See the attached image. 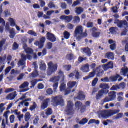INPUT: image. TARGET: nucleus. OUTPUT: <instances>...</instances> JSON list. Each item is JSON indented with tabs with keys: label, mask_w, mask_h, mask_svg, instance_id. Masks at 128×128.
Masks as SVG:
<instances>
[{
	"label": "nucleus",
	"mask_w": 128,
	"mask_h": 128,
	"mask_svg": "<svg viewBox=\"0 0 128 128\" xmlns=\"http://www.w3.org/2000/svg\"><path fill=\"white\" fill-rule=\"evenodd\" d=\"M24 48L26 54H27V56L24 55V54H22V60H20L18 63L19 66L26 64L25 61L26 60V58L30 60L32 56H34V58H38V55L36 54H34V50H32V49L28 48V46L26 44L24 45Z\"/></svg>",
	"instance_id": "obj_1"
},
{
	"label": "nucleus",
	"mask_w": 128,
	"mask_h": 128,
	"mask_svg": "<svg viewBox=\"0 0 128 128\" xmlns=\"http://www.w3.org/2000/svg\"><path fill=\"white\" fill-rule=\"evenodd\" d=\"M74 36L77 40L80 41L82 38L88 36L87 31L86 30L85 32H84V28L82 26H77L74 32Z\"/></svg>",
	"instance_id": "obj_2"
},
{
	"label": "nucleus",
	"mask_w": 128,
	"mask_h": 128,
	"mask_svg": "<svg viewBox=\"0 0 128 128\" xmlns=\"http://www.w3.org/2000/svg\"><path fill=\"white\" fill-rule=\"evenodd\" d=\"M120 112V110L100 111L98 112V116L100 118L108 120V118H110V116H112L118 114Z\"/></svg>",
	"instance_id": "obj_3"
},
{
	"label": "nucleus",
	"mask_w": 128,
	"mask_h": 128,
	"mask_svg": "<svg viewBox=\"0 0 128 128\" xmlns=\"http://www.w3.org/2000/svg\"><path fill=\"white\" fill-rule=\"evenodd\" d=\"M96 74H97V76H98V78L102 76V74H104V70H102V67H98L96 68V71L90 72L88 76H86L85 78H84V80H90V78H92Z\"/></svg>",
	"instance_id": "obj_4"
},
{
	"label": "nucleus",
	"mask_w": 128,
	"mask_h": 128,
	"mask_svg": "<svg viewBox=\"0 0 128 128\" xmlns=\"http://www.w3.org/2000/svg\"><path fill=\"white\" fill-rule=\"evenodd\" d=\"M64 72L60 70L58 72V76L52 77L50 79V82L56 84V82H58L60 80L62 82H64Z\"/></svg>",
	"instance_id": "obj_5"
},
{
	"label": "nucleus",
	"mask_w": 128,
	"mask_h": 128,
	"mask_svg": "<svg viewBox=\"0 0 128 128\" xmlns=\"http://www.w3.org/2000/svg\"><path fill=\"white\" fill-rule=\"evenodd\" d=\"M48 76H52V74L56 71L58 70V66L56 64H54L52 62H50L48 63Z\"/></svg>",
	"instance_id": "obj_6"
},
{
	"label": "nucleus",
	"mask_w": 128,
	"mask_h": 128,
	"mask_svg": "<svg viewBox=\"0 0 128 128\" xmlns=\"http://www.w3.org/2000/svg\"><path fill=\"white\" fill-rule=\"evenodd\" d=\"M77 86L76 82H70L68 83V88L65 90L66 96L72 94V92H76V89L74 88V86Z\"/></svg>",
	"instance_id": "obj_7"
},
{
	"label": "nucleus",
	"mask_w": 128,
	"mask_h": 128,
	"mask_svg": "<svg viewBox=\"0 0 128 128\" xmlns=\"http://www.w3.org/2000/svg\"><path fill=\"white\" fill-rule=\"evenodd\" d=\"M66 112L68 116H72L74 112L72 108V102L70 101L68 102V104L66 109Z\"/></svg>",
	"instance_id": "obj_8"
},
{
	"label": "nucleus",
	"mask_w": 128,
	"mask_h": 128,
	"mask_svg": "<svg viewBox=\"0 0 128 128\" xmlns=\"http://www.w3.org/2000/svg\"><path fill=\"white\" fill-rule=\"evenodd\" d=\"M46 42V38H42L40 39V42L36 41L34 43V46H38L39 48H42L44 46V43Z\"/></svg>",
	"instance_id": "obj_9"
},
{
	"label": "nucleus",
	"mask_w": 128,
	"mask_h": 128,
	"mask_svg": "<svg viewBox=\"0 0 128 128\" xmlns=\"http://www.w3.org/2000/svg\"><path fill=\"white\" fill-rule=\"evenodd\" d=\"M108 94V90H100L96 96V100H102V98H104V94Z\"/></svg>",
	"instance_id": "obj_10"
},
{
	"label": "nucleus",
	"mask_w": 128,
	"mask_h": 128,
	"mask_svg": "<svg viewBox=\"0 0 128 128\" xmlns=\"http://www.w3.org/2000/svg\"><path fill=\"white\" fill-rule=\"evenodd\" d=\"M54 102H56V104H58V106H62L64 105V100L62 96L56 97L54 98Z\"/></svg>",
	"instance_id": "obj_11"
},
{
	"label": "nucleus",
	"mask_w": 128,
	"mask_h": 128,
	"mask_svg": "<svg viewBox=\"0 0 128 128\" xmlns=\"http://www.w3.org/2000/svg\"><path fill=\"white\" fill-rule=\"evenodd\" d=\"M101 32H102L100 30H98L96 27H94L92 28V36H93V38H100Z\"/></svg>",
	"instance_id": "obj_12"
},
{
	"label": "nucleus",
	"mask_w": 128,
	"mask_h": 128,
	"mask_svg": "<svg viewBox=\"0 0 128 128\" xmlns=\"http://www.w3.org/2000/svg\"><path fill=\"white\" fill-rule=\"evenodd\" d=\"M100 68H101V70H102L103 68V70L106 71L109 70V68H114V62H110L108 64H104L102 66H100Z\"/></svg>",
	"instance_id": "obj_13"
},
{
	"label": "nucleus",
	"mask_w": 128,
	"mask_h": 128,
	"mask_svg": "<svg viewBox=\"0 0 128 128\" xmlns=\"http://www.w3.org/2000/svg\"><path fill=\"white\" fill-rule=\"evenodd\" d=\"M47 40L51 42H56V38L54 34L48 32L46 34Z\"/></svg>",
	"instance_id": "obj_14"
},
{
	"label": "nucleus",
	"mask_w": 128,
	"mask_h": 128,
	"mask_svg": "<svg viewBox=\"0 0 128 128\" xmlns=\"http://www.w3.org/2000/svg\"><path fill=\"white\" fill-rule=\"evenodd\" d=\"M74 17L72 16H60V19L62 20H65L66 22H70L72 20Z\"/></svg>",
	"instance_id": "obj_15"
},
{
	"label": "nucleus",
	"mask_w": 128,
	"mask_h": 128,
	"mask_svg": "<svg viewBox=\"0 0 128 128\" xmlns=\"http://www.w3.org/2000/svg\"><path fill=\"white\" fill-rule=\"evenodd\" d=\"M117 26H118V28H127L128 26V22H126V20H124V21H120L118 22Z\"/></svg>",
	"instance_id": "obj_16"
},
{
	"label": "nucleus",
	"mask_w": 128,
	"mask_h": 128,
	"mask_svg": "<svg viewBox=\"0 0 128 128\" xmlns=\"http://www.w3.org/2000/svg\"><path fill=\"white\" fill-rule=\"evenodd\" d=\"M16 96H18V92H15L8 95V96L6 97V100H14Z\"/></svg>",
	"instance_id": "obj_17"
},
{
	"label": "nucleus",
	"mask_w": 128,
	"mask_h": 128,
	"mask_svg": "<svg viewBox=\"0 0 128 128\" xmlns=\"http://www.w3.org/2000/svg\"><path fill=\"white\" fill-rule=\"evenodd\" d=\"M50 99L48 98L46 100H44L41 106L42 110H46V108L48 106V104H50Z\"/></svg>",
	"instance_id": "obj_18"
},
{
	"label": "nucleus",
	"mask_w": 128,
	"mask_h": 128,
	"mask_svg": "<svg viewBox=\"0 0 128 128\" xmlns=\"http://www.w3.org/2000/svg\"><path fill=\"white\" fill-rule=\"evenodd\" d=\"M108 44H111L110 46V48L112 50H115L116 49V44L115 41L110 40L108 41Z\"/></svg>",
	"instance_id": "obj_19"
},
{
	"label": "nucleus",
	"mask_w": 128,
	"mask_h": 128,
	"mask_svg": "<svg viewBox=\"0 0 128 128\" xmlns=\"http://www.w3.org/2000/svg\"><path fill=\"white\" fill-rule=\"evenodd\" d=\"M74 76L76 80H80V72H78V71L76 70L74 72L71 73L69 75V78H72L73 76Z\"/></svg>",
	"instance_id": "obj_20"
},
{
	"label": "nucleus",
	"mask_w": 128,
	"mask_h": 128,
	"mask_svg": "<svg viewBox=\"0 0 128 128\" xmlns=\"http://www.w3.org/2000/svg\"><path fill=\"white\" fill-rule=\"evenodd\" d=\"M121 76H126L128 78V68L127 67H124L122 68L120 72Z\"/></svg>",
	"instance_id": "obj_21"
},
{
	"label": "nucleus",
	"mask_w": 128,
	"mask_h": 128,
	"mask_svg": "<svg viewBox=\"0 0 128 128\" xmlns=\"http://www.w3.org/2000/svg\"><path fill=\"white\" fill-rule=\"evenodd\" d=\"M60 88V92H64L66 96V83H64V81H62V83Z\"/></svg>",
	"instance_id": "obj_22"
},
{
	"label": "nucleus",
	"mask_w": 128,
	"mask_h": 128,
	"mask_svg": "<svg viewBox=\"0 0 128 128\" xmlns=\"http://www.w3.org/2000/svg\"><path fill=\"white\" fill-rule=\"evenodd\" d=\"M105 58H108V60H114V54L112 52H108L106 54Z\"/></svg>",
	"instance_id": "obj_23"
},
{
	"label": "nucleus",
	"mask_w": 128,
	"mask_h": 128,
	"mask_svg": "<svg viewBox=\"0 0 128 128\" xmlns=\"http://www.w3.org/2000/svg\"><path fill=\"white\" fill-rule=\"evenodd\" d=\"M109 96L112 102H114L116 98V92H112L109 93Z\"/></svg>",
	"instance_id": "obj_24"
},
{
	"label": "nucleus",
	"mask_w": 128,
	"mask_h": 128,
	"mask_svg": "<svg viewBox=\"0 0 128 128\" xmlns=\"http://www.w3.org/2000/svg\"><path fill=\"white\" fill-rule=\"evenodd\" d=\"M76 98L79 100H84L86 98V96L84 94V92H80L78 96H77Z\"/></svg>",
	"instance_id": "obj_25"
},
{
	"label": "nucleus",
	"mask_w": 128,
	"mask_h": 128,
	"mask_svg": "<svg viewBox=\"0 0 128 128\" xmlns=\"http://www.w3.org/2000/svg\"><path fill=\"white\" fill-rule=\"evenodd\" d=\"M81 70L83 72H90V66L88 64H86L84 66H83L81 68Z\"/></svg>",
	"instance_id": "obj_26"
},
{
	"label": "nucleus",
	"mask_w": 128,
	"mask_h": 128,
	"mask_svg": "<svg viewBox=\"0 0 128 128\" xmlns=\"http://www.w3.org/2000/svg\"><path fill=\"white\" fill-rule=\"evenodd\" d=\"M75 12L77 14L80 16V14H82L84 12V8H82L81 7L76 8L75 9Z\"/></svg>",
	"instance_id": "obj_27"
},
{
	"label": "nucleus",
	"mask_w": 128,
	"mask_h": 128,
	"mask_svg": "<svg viewBox=\"0 0 128 128\" xmlns=\"http://www.w3.org/2000/svg\"><path fill=\"white\" fill-rule=\"evenodd\" d=\"M40 70H46V65L42 61H40Z\"/></svg>",
	"instance_id": "obj_28"
},
{
	"label": "nucleus",
	"mask_w": 128,
	"mask_h": 128,
	"mask_svg": "<svg viewBox=\"0 0 128 128\" xmlns=\"http://www.w3.org/2000/svg\"><path fill=\"white\" fill-rule=\"evenodd\" d=\"M29 86H30V83H28V82H26L21 86H20V90H22L24 88H28Z\"/></svg>",
	"instance_id": "obj_29"
},
{
	"label": "nucleus",
	"mask_w": 128,
	"mask_h": 128,
	"mask_svg": "<svg viewBox=\"0 0 128 128\" xmlns=\"http://www.w3.org/2000/svg\"><path fill=\"white\" fill-rule=\"evenodd\" d=\"M100 88H102L104 90H109L110 86L108 84H100Z\"/></svg>",
	"instance_id": "obj_30"
},
{
	"label": "nucleus",
	"mask_w": 128,
	"mask_h": 128,
	"mask_svg": "<svg viewBox=\"0 0 128 128\" xmlns=\"http://www.w3.org/2000/svg\"><path fill=\"white\" fill-rule=\"evenodd\" d=\"M83 52L85 53L86 54L87 56H90L92 55V52H90V50L88 48H84L83 49Z\"/></svg>",
	"instance_id": "obj_31"
},
{
	"label": "nucleus",
	"mask_w": 128,
	"mask_h": 128,
	"mask_svg": "<svg viewBox=\"0 0 128 128\" xmlns=\"http://www.w3.org/2000/svg\"><path fill=\"white\" fill-rule=\"evenodd\" d=\"M75 106L78 110H79L80 108H82V102H77Z\"/></svg>",
	"instance_id": "obj_32"
},
{
	"label": "nucleus",
	"mask_w": 128,
	"mask_h": 128,
	"mask_svg": "<svg viewBox=\"0 0 128 128\" xmlns=\"http://www.w3.org/2000/svg\"><path fill=\"white\" fill-rule=\"evenodd\" d=\"M30 78H38V70H36L33 73L30 74Z\"/></svg>",
	"instance_id": "obj_33"
},
{
	"label": "nucleus",
	"mask_w": 128,
	"mask_h": 128,
	"mask_svg": "<svg viewBox=\"0 0 128 128\" xmlns=\"http://www.w3.org/2000/svg\"><path fill=\"white\" fill-rule=\"evenodd\" d=\"M73 22L75 24H80V18L78 16H74L73 18Z\"/></svg>",
	"instance_id": "obj_34"
},
{
	"label": "nucleus",
	"mask_w": 128,
	"mask_h": 128,
	"mask_svg": "<svg viewBox=\"0 0 128 128\" xmlns=\"http://www.w3.org/2000/svg\"><path fill=\"white\" fill-rule=\"evenodd\" d=\"M118 78H120V75H117L116 76H112L110 77V82H116Z\"/></svg>",
	"instance_id": "obj_35"
},
{
	"label": "nucleus",
	"mask_w": 128,
	"mask_h": 128,
	"mask_svg": "<svg viewBox=\"0 0 128 128\" xmlns=\"http://www.w3.org/2000/svg\"><path fill=\"white\" fill-rule=\"evenodd\" d=\"M88 120L86 118H83V120L80 121L79 124L82 126H84V124H88Z\"/></svg>",
	"instance_id": "obj_36"
},
{
	"label": "nucleus",
	"mask_w": 128,
	"mask_h": 128,
	"mask_svg": "<svg viewBox=\"0 0 128 128\" xmlns=\"http://www.w3.org/2000/svg\"><path fill=\"white\" fill-rule=\"evenodd\" d=\"M16 36V32L14 29H12L10 30V38H14Z\"/></svg>",
	"instance_id": "obj_37"
},
{
	"label": "nucleus",
	"mask_w": 128,
	"mask_h": 128,
	"mask_svg": "<svg viewBox=\"0 0 128 128\" xmlns=\"http://www.w3.org/2000/svg\"><path fill=\"white\" fill-rule=\"evenodd\" d=\"M110 31L112 34H114L118 32V28H110Z\"/></svg>",
	"instance_id": "obj_38"
},
{
	"label": "nucleus",
	"mask_w": 128,
	"mask_h": 128,
	"mask_svg": "<svg viewBox=\"0 0 128 128\" xmlns=\"http://www.w3.org/2000/svg\"><path fill=\"white\" fill-rule=\"evenodd\" d=\"M8 20L11 26H16V21H14V20L12 18H10Z\"/></svg>",
	"instance_id": "obj_39"
},
{
	"label": "nucleus",
	"mask_w": 128,
	"mask_h": 128,
	"mask_svg": "<svg viewBox=\"0 0 128 128\" xmlns=\"http://www.w3.org/2000/svg\"><path fill=\"white\" fill-rule=\"evenodd\" d=\"M66 58L67 60H72L74 58V56L72 54H68L66 56Z\"/></svg>",
	"instance_id": "obj_40"
},
{
	"label": "nucleus",
	"mask_w": 128,
	"mask_h": 128,
	"mask_svg": "<svg viewBox=\"0 0 128 128\" xmlns=\"http://www.w3.org/2000/svg\"><path fill=\"white\" fill-rule=\"evenodd\" d=\"M28 34L32 36H38V34L33 30H29L28 32Z\"/></svg>",
	"instance_id": "obj_41"
},
{
	"label": "nucleus",
	"mask_w": 128,
	"mask_h": 128,
	"mask_svg": "<svg viewBox=\"0 0 128 128\" xmlns=\"http://www.w3.org/2000/svg\"><path fill=\"white\" fill-rule=\"evenodd\" d=\"M64 38H66V40H68L70 36V32L66 31L64 32Z\"/></svg>",
	"instance_id": "obj_42"
},
{
	"label": "nucleus",
	"mask_w": 128,
	"mask_h": 128,
	"mask_svg": "<svg viewBox=\"0 0 128 128\" xmlns=\"http://www.w3.org/2000/svg\"><path fill=\"white\" fill-rule=\"evenodd\" d=\"M64 68L65 70H67V72H70V70H72V66L70 65H66L64 66Z\"/></svg>",
	"instance_id": "obj_43"
},
{
	"label": "nucleus",
	"mask_w": 128,
	"mask_h": 128,
	"mask_svg": "<svg viewBox=\"0 0 128 128\" xmlns=\"http://www.w3.org/2000/svg\"><path fill=\"white\" fill-rule=\"evenodd\" d=\"M48 6L50 8H56V5L53 2H50Z\"/></svg>",
	"instance_id": "obj_44"
},
{
	"label": "nucleus",
	"mask_w": 128,
	"mask_h": 128,
	"mask_svg": "<svg viewBox=\"0 0 128 128\" xmlns=\"http://www.w3.org/2000/svg\"><path fill=\"white\" fill-rule=\"evenodd\" d=\"M30 120V114L26 113L25 116V120L26 122H28Z\"/></svg>",
	"instance_id": "obj_45"
},
{
	"label": "nucleus",
	"mask_w": 128,
	"mask_h": 128,
	"mask_svg": "<svg viewBox=\"0 0 128 128\" xmlns=\"http://www.w3.org/2000/svg\"><path fill=\"white\" fill-rule=\"evenodd\" d=\"M6 43V40H4L0 42V52L2 50V46Z\"/></svg>",
	"instance_id": "obj_46"
},
{
	"label": "nucleus",
	"mask_w": 128,
	"mask_h": 128,
	"mask_svg": "<svg viewBox=\"0 0 128 128\" xmlns=\"http://www.w3.org/2000/svg\"><path fill=\"white\" fill-rule=\"evenodd\" d=\"M58 88V82L54 83V84L53 85V88L55 92H56Z\"/></svg>",
	"instance_id": "obj_47"
},
{
	"label": "nucleus",
	"mask_w": 128,
	"mask_h": 128,
	"mask_svg": "<svg viewBox=\"0 0 128 128\" xmlns=\"http://www.w3.org/2000/svg\"><path fill=\"white\" fill-rule=\"evenodd\" d=\"M38 80H34L32 81H31V84L32 86H31V88H34L36 84H38Z\"/></svg>",
	"instance_id": "obj_48"
},
{
	"label": "nucleus",
	"mask_w": 128,
	"mask_h": 128,
	"mask_svg": "<svg viewBox=\"0 0 128 128\" xmlns=\"http://www.w3.org/2000/svg\"><path fill=\"white\" fill-rule=\"evenodd\" d=\"M32 102V98H28V99L24 100V101L20 102V104H19V106H24V102Z\"/></svg>",
	"instance_id": "obj_49"
},
{
	"label": "nucleus",
	"mask_w": 128,
	"mask_h": 128,
	"mask_svg": "<svg viewBox=\"0 0 128 128\" xmlns=\"http://www.w3.org/2000/svg\"><path fill=\"white\" fill-rule=\"evenodd\" d=\"M36 106H37L36 104V102H34L33 105L31 106L30 108V110H31L32 112L36 108Z\"/></svg>",
	"instance_id": "obj_50"
},
{
	"label": "nucleus",
	"mask_w": 128,
	"mask_h": 128,
	"mask_svg": "<svg viewBox=\"0 0 128 128\" xmlns=\"http://www.w3.org/2000/svg\"><path fill=\"white\" fill-rule=\"evenodd\" d=\"M112 102L110 96L106 97L104 100V102Z\"/></svg>",
	"instance_id": "obj_51"
},
{
	"label": "nucleus",
	"mask_w": 128,
	"mask_h": 128,
	"mask_svg": "<svg viewBox=\"0 0 128 128\" xmlns=\"http://www.w3.org/2000/svg\"><path fill=\"white\" fill-rule=\"evenodd\" d=\"M46 114L48 116H52V110L50 108H48L46 112Z\"/></svg>",
	"instance_id": "obj_52"
},
{
	"label": "nucleus",
	"mask_w": 128,
	"mask_h": 128,
	"mask_svg": "<svg viewBox=\"0 0 128 128\" xmlns=\"http://www.w3.org/2000/svg\"><path fill=\"white\" fill-rule=\"evenodd\" d=\"M125 30L124 31H123L121 34V36H126V32H128V26L127 27H125Z\"/></svg>",
	"instance_id": "obj_53"
},
{
	"label": "nucleus",
	"mask_w": 128,
	"mask_h": 128,
	"mask_svg": "<svg viewBox=\"0 0 128 128\" xmlns=\"http://www.w3.org/2000/svg\"><path fill=\"white\" fill-rule=\"evenodd\" d=\"M20 74V72L18 71V70H12L11 72V74H13L14 76H17V74Z\"/></svg>",
	"instance_id": "obj_54"
},
{
	"label": "nucleus",
	"mask_w": 128,
	"mask_h": 128,
	"mask_svg": "<svg viewBox=\"0 0 128 128\" xmlns=\"http://www.w3.org/2000/svg\"><path fill=\"white\" fill-rule=\"evenodd\" d=\"M4 104L3 103L0 104V113L4 112Z\"/></svg>",
	"instance_id": "obj_55"
},
{
	"label": "nucleus",
	"mask_w": 128,
	"mask_h": 128,
	"mask_svg": "<svg viewBox=\"0 0 128 128\" xmlns=\"http://www.w3.org/2000/svg\"><path fill=\"white\" fill-rule=\"evenodd\" d=\"M46 48L48 50H52V43L48 42L47 44Z\"/></svg>",
	"instance_id": "obj_56"
},
{
	"label": "nucleus",
	"mask_w": 128,
	"mask_h": 128,
	"mask_svg": "<svg viewBox=\"0 0 128 128\" xmlns=\"http://www.w3.org/2000/svg\"><path fill=\"white\" fill-rule=\"evenodd\" d=\"M120 90V86H118V85H116V86H113L112 88H111V89H110V90H114H114Z\"/></svg>",
	"instance_id": "obj_57"
},
{
	"label": "nucleus",
	"mask_w": 128,
	"mask_h": 128,
	"mask_svg": "<svg viewBox=\"0 0 128 128\" xmlns=\"http://www.w3.org/2000/svg\"><path fill=\"white\" fill-rule=\"evenodd\" d=\"M16 119V117L14 115H12L10 116V122L11 124H14V120Z\"/></svg>",
	"instance_id": "obj_58"
},
{
	"label": "nucleus",
	"mask_w": 128,
	"mask_h": 128,
	"mask_svg": "<svg viewBox=\"0 0 128 128\" xmlns=\"http://www.w3.org/2000/svg\"><path fill=\"white\" fill-rule=\"evenodd\" d=\"M12 70V67H8L5 70V76H6L8 74L10 73V72Z\"/></svg>",
	"instance_id": "obj_59"
},
{
	"label": "nucleus",
	"mask_w": 128,
	"mask_h": 128,
	"mask_svg": "<svg viewBox=\"0 0 128 128\" xmlns=\"http://www.w3.org/2000/svg\"><path fill=\"white\" fill-rule=\"evenodd\" d=\"M124 116V114L120 113L118 114L116 117V120H120V118H122Z\"/></svg>",
	"instance_id": "obj_60"
},
{
	"label": "nucleus",
	"mask_w": 128,
	"mask_h": 128,
	"mask_svg": "<svg viewBox=\"0 0 128 128\" xmlns=\"http://www.w3.org/2000/svg\"><path fill=\"white\" fill-rule=\"evenodd\" d=\"M110 81V79H108V77L101 80V82H108Z\"/></svg>",
	"instance_id": "obj_61"
},
{
	"label": "nucleus",
	"mask_w": 128,
	"mask_h": 128,
	"mask_svg": "<svg viewBox=\"0 0 128 128\" xmlns=\"http://www.w3.org/2000/svg\"><path fill=\"white\" fill-rule=\"evenodd\" d=\"M98 78H96L94 79L92 82V86H94L96 84H98Z\"/></svg>",
	"instance_id": "obj_62"
},
{
	"label": "nucleus",
	"mask_w": 128,
	"mask_h": 128,
	"mask_svg": "<svg viewBox=\"0 0 128 128\" xmlns=\"http://www.w3.org/2000/svg\"><path fill=\"white\" fill-rule=\"evenodd\" d=\"M68 28L69 30H74V26L72 24H68Z\"/></svg>",
	"instance_id": "obj_63"
},
{
	"label": "nucleus",
	"mask_w": 128,
	"mask_h": 128,
	"mask_svg": "<svg viewBox=\"0 0 128 128\" xmlns=\"http://www.w3.org/2000/svg\"><path fill=\"white\" fill-rule=\"evenodd\" d=\"M13 114H16V116H18L20 114V112H18V110H14L13 111Z\"/></svg>",
	"instance_id": "obj_64"
}]
</instances>
